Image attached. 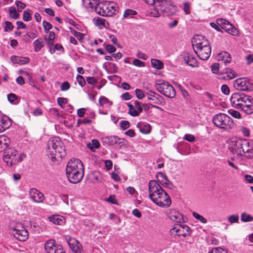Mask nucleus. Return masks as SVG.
Wrapping results in <instances>:
<instances>
[{
	"mask_svg": "<svg viewBox=\"0 0 253 253\" xmlns=\"http://www.w3.org/2000/svg\"><path fill=\"white\" fill-rule=\"evenodd\" d=\"M149 196L157 205L161 207H169L171 200L166 192L155 180H151L148 184Z\"/></svg>",
	"mask_w": 253,
	"mask_h": 253,
	"instance_id": "nucleus-1",
	"label": "nucleus"
},
{
	"mask_svg": "<svg viewBox=\"0 0 253 253\" xmlns=\"http://www.w3.org/2000/svg\"><path fill=\"white\" fill-rule=\"evenodd\" d=\"M66 171L68 180L71 183L76 184L80 182L84 175L83 163L78 159L70 160L67 164Z\"/></svg>",
	"mask_w": 253,
	"mask_h": 253,
	"instance_id": "nucleus-2",
	"label": "nucleus"
},
{
	"mask_svg": "<svg viewBox=\"0 0 253 253\" xmlns=\"http://www.w3.org/2000/svg\"><path fill=\"white\" fill-rule=\"evenodd\" d=\"M195 52L200 59H208L211 55V49L209 41L202 35H196L192 41Z\"/></svg>",
	"mask_w": 253,
	"mask_h": 253,
	"instance_id": "nucleus-3",
	"label": "nucleus"
},
{
	"mask_svg": "<svg viewBox=\"0 0 253 253\" xmlns=\"http://www.w3.org/2000/svg\"><path fill=\"white\" fill-rule=\"evenodd\" d=\"M177 11L176 6L169 0H158L156 5L151 11V16L158 17L161 15L169 16L174 15Z\"/></svg>",
	"mask_w": 253,
	"mask_h": 253,
	"instance_id": "nucleus-4",
	"label": "nucleus"
},
{
	"mask_svg": "<svg viewBox=\"0 0 253 253\" xmlns=\"http://www.w3.org/2000/svg\"><path fill=\"white\" fill-rule=\"evenodd\" d=\"M46 153L53 161L57 158H62L66 155L65 146L58 137L50 139L47 142Z\"/></svg>",
	"mask_w": 253,
	"mask_h": 253,
	"instance_id": "nucleus-5",
	"label": "nucleus"
},
{
	"mask_svg": "<svg viewBox=\"0 0 253 253\" xmlns=\"http://www.w3.org/2000/svg\"><path fill=\"white\" fill-rule=\"evenodd\" d=\"M95 11L102 16H112L118 11V7L113 1H104L98 5Z\"/></svg>",
	"mask_w": 253,
	"mask_h": 253,
	"instance_id": "nucleus-6",
	"label": "nucleus"
},
{
	"mask_svg": "<svg viewBox=\"0 0 253 253\" xmlns=\"http://www.w3.org/2000/svg\"><path fill=\"white\" fill-rule=\"evenodd\" d=\"M212 122L217 127L225 130L230 129L234 126L232 119L223 113L215 115L213 118Z\"/></svg>",
	"mask_w": 253,
	"mask_h": 253,
	"instance_id": "nucleus-7",
	"label": "nucleus"
},
{
	"mask_svg": "<svg viewBox=\"0 0 253 253\" xmlns=\"http://www.w3.org/2000/svg\"><path fill=\"white\" fill-rule=\"evenodd\" d=\"M155 87L157 91L166 97L173 98L176 92L173 87L168 82L163 80L156 81Z\"/></svg>",
	"mask_w": 253,
	"mask_h": 253,
	"instance_id": "nucleus-8",
	"label": "nucleus"
},
{
	"mask_svg": "<svg viewBox=\"0 0 253 253\" xmlns=\"http://www.w3.org/2000/svg\"><path fill=\"white\" fill-rule=\"evenodd\" d=\"M25 157L24 155H19L16 150L9 149L5 153L3 159L7 166H12L22 161Z\"/></svg>",
	"mask_w": 253,
	"mask_h": 253,
	"instance_id": "nucleus-9",
	"label": "nucleus"
},
{
	"mask_svg": "<svg viewBox=\"0 0 253 253\" xmlns=\"http://www.w3.org/2000/svg\"><path fill=\"white\" fill-rule=\"evenodd\" d=\"M12 234L14 237L20 241H25L28 238V232L23 225L20 223H16L12 228Z\"/></svg>",
	"mask_w": 253,
	"mask_h": 253,
	"instance_id": "nucleus-10",
	"label": "nucleus"
},
{
	"mask_svg": "<svg viewBox=\"0 0 253 253\" xmlns=\"http://www.w3.org/2000/svg\"><path fill=\"white\" fill-rule=\"evenodd\" d=\"M242 139L232 138L229 141V151L238 157H243V154L242 153Z\"/></svg>",
	"mask_w": 253,
	"mask_h": 253,
	"instance_id": "nucleus-11",
	"label": "nucleus"
},
{
	"mask_svg": "<svg viewBox=\"0 0 253 253\" xmlns=\"http://www.w3.org/2000/svg\"><path fill=\"white\" fill-rule=\"evenodd\" d=\"M44 248L47 253H66L62 246L56 244L53 239L47 241L44 244Z\"/></svg>",
	"mask_w": 253,
	"mask_h": 253,
	"instance_id": "nucleus-12",
	"label": "nucleus"
},
{
	"mask_svg": "<svg viewBox=\"0 0 253 253\" xmlns=\"http://www.w3.org/2000/svg\"><path fill=\"white\" fill-rule=\"evenodd\" d=\"M170 232L172 235L186 237L190 234L191 230L189 227L185 224H178L172 228Z\"/></svg>",
	"mask_w": 253,
	"mask_h": 253,
	"instance_id": "nucleus-13",
	"label": "nucleus"
},
{
	"mask_svg": "<svg viewBox=\"0 0 253 253\" xmlns=\"http://www.w3.org/2000/svg\"><path fill=\"white\" fill-rule=\"evenodd\" d=\"M234 88L238 90L247 91L251 88V84L249 80L246 78H238L234 81Z\"/></svg>",
	"mask_w": 253,
	"mask_h": 253,
	"instance_id": "nucleus-14",
	"label": "nucleus"
},
{
	"mask_svg": "<svg viewBox=\"0 0 253 253\" xmlns=\"http://www.w3.org/2000/svg\"><path fill=\"white\" fill-rule=\"evenodd\" d=\"M134 106L130 103H127L129 108L128 113L133 117H136L142 112L143 108L147 106L146 104H142L140 102L135 100L134 102Z\"/></svg>",
	"mask_w": 253,
	"mask_h": 253,
	"instance_id": "nucleus-15",
	"label": "nucleus"
},
{
	"mask_svg": "<svg viewBox=\"0 0 253 253\" xmlns=\"http://www.w3.org/2000/svg\"><path fill=\"white\" fill-rule=\"evenodd\" d=\"M216 22L220 26L221 28L227 33L234 36L237 35V31L236 28L229 21L224 19L218 18L216 19Z\"/></svg>",
	"mask_w": 253,
	"mask_h": 253,
	"instance_id": "nucleus-16",
	"label": "nucleus"
},
{
	"mask_svg": "<svg viewBox=\"0 0 253 253\" xmlns=\"http://www.w3.org/2000/svg\"><path fill=\"white\" fill-rule=\"evenodd\" d=\"M244 99H246V95L243 93H233L230 98L232 106L237 109H240Z\"/></svg>",
	"mask_w": 253,
	"mask_h": 253,
	"instance_id": "nucleus-17",
	"label": "nucleus"
},
{
	"mask_svg": "<svg viewBox=\"0 0 253 253\" xmlns=\"http://www.w3.org/2000/svg\"><path fill=\"white\" fill-rule=\"evenodd\" d=\"M242 153L243 157L245 155L248 158L253 157V144L247 139H242Z\"/></svg>",
	"mask_w": 253,
	"mask_h": 253,
	"instance_id": "nucleus-18",
	"label": "nucleus"
},
{
	"mask_svg": "<svg viewBox=\"0 0 253 253\" xmlns=\"http://www.w3.org/2000/svg\"><path fill=\"white\" fill-rule=\"evenodd\" d=\"M30 198L37 203H42L44 200V195L36 188H32L29 191Z\"/></svg>",
	"mask_w": 253,
	"mask_h": 253,
	"instance_id": "nucleus-19",
	"label": "nucleus"
},
{
	"mask_svg": "<svg viewBox=\"0 0 253 253\" xmlns=\"http://www.w3.org/2000/svg\"><path fill=\"white\" fill-rule=\"evenodd\" d=\"M70 248L75 253H82L81 245L75 239L67 237L66 238Z\"/></svg>",
	"mask_w": 253,
	"mask_h": 253,
	"instance_id": "nucleus-20",
	"label": "nucleus"
},
{
	"mask_svg": "<svg viewBox=\"0 0 253 253\" xmlns=\"http://www.w3.org/2000/svg\"><path fill=\"white\" fill-rule=\"evenodd\" d=\"M181 56L185 62L190 66L196 67L197 66V62L194 56L188 52H183Z\"/></svg>",
	"mask_w": 253,
	"mask_h": 253,
	"instance_id": "nucleus-21",
	"label": "nucleus"
},
{
	"mask_svg": "<svg viewBox=\"0 0 253 253\" xmlns=\"http://www.w3.org/2000/svg\"><path fill=\"white\" fill-rule=\"evenodd\" d=\"M169 218L171 220L176 222L181 223L184 222L182 214L175 210H172L170 211Z\"/></svg>",
	"mask_w": 253,
	"mask_h": 253,
	"instance_id": "nucleus-22",
	"label": "nucleus"
},
{
	"mask_svg": "<svg viewBox=\"0 0 253 253\" xmlns=\"http://www.w3.org/2000/svg\"><path fill=\"white\" fill-rule=\"evenodd\" d=\"M11 61L13 64H19L20 65H24L29 63L30 58L27 57H20L17 56H12Z\"/></svg>",
	"mask_w": 253,
	"mask_h": 253,
	"instance_id": "nucleus-23",
	"label": "nucleus"
},
{
	"mask_svg": "<svg viewBox=\"0 0 253 253\" xmlns=\"http://www.w3.org/2000/svg\"><path fill=\"white\" fill-rule=\"evenodd\" d=\"M10 139L5 135L0 136V152L4 151L9 146Z\"/></svg>",
	"mask_w": 253,
	"mask_h": 253,
	"instance_id": "nucleus-24",
	"label": "nucleus"
},
{
	"mask_svg": "<svg viewBox=\"0 0 253 253\" xmlns=\"http://www.w3.org/2000/svg\"><path fill=\"white\" fill-rule=\"evenodd\" d=\"M83 5L86 8H95L100 4V0H82Z\"/></svg>",
	"mask_w": 253,
	"mask_h": 253,
	"instance_id": "nucleus-25",
	"label": "nucleus"
},
{
	"mask_svg": "<svg viewBox=\"0 0 253 253\" xmlns=\"http://www.w3.org/2000/svg\"><path fill=\"white\" fill-rule=\"evenodd\" d=\"M236 76L234 71L232 70L228 69L226 72L220 74L218 77L219 79L225 80H229L233 79Z\"/></svg>",
	"mask_w": 253,
	"mask_h": 253,
	"instance_id": "nucleus-26",
	"label": "nucleus"
},
{
	"mask_svg": "<svg viewBox=\"0 0 253 253\" xmlns=\"http://www.w3.org/2000/svg\"><path fill=\"white\" fill-rule=\"evenodd\" d=\"M0 124L4 130L8 128L12 124L11 119L7 116L0 117Z\"/></svg>",
	"mask_w": 253,
	"mask_h": 253,
	"instance_id": "nucleus-27",
	"label": "nucleus"
},
{
	"mask_svg": "<svg viewBox=\"0 0 253 253\" xmlns=\"http://www.w3.org/2000/svg\"><path fill=\"white\" fill-rule=\"evenodd\" d=\"M148 99L154 101V103L158 104L162 102L163 97L158 94L150 91L148 93Z\"/></svg>",
	"mask_w": 253,
	"mask_h": 253,
	"instance_id": "nucleus-28",
	"label": "nucleus"
},
{
	"mask_svg": "<svg viewBox=\"0 0 253 253\" xmlns=\"http://www.w3.org/2000/svg\"><path fill=\"white\" fill-rule=\"evenodd\" d=\"M137 127L139 128L140 131L144 134H148L151 131V126L148 124L139 123Z\"/></svg>",
	"mask_w": 253,
	"mask_h": 253,
	"instance_id": "nucleus-29",
	"label": "nucleus"
},
{
	"mask_svg": "<svg viewBox=\"0 0 253 253\" xmlns=\"http://www.w3.org/2000/svg\"><path fill=\"white\" fill-rule=\"evenodd\" d=\"M120 137L116 136H105L103 139V142L104 143H106L109 145L113 146L115 141H119Z\"/></svg>",
	"mask_w": 253,
	"mask_h": 253,
	"instance_id": "nucleus-30",
	"label": "nucleus"
},
{
	"mask_svg": "<svg viewBox=\"0 0 253 253\" xmlns=\"http://www.w3.org/2000/svg\"><path fill=\"white\" fill-rule=\"evenodd\" d=\"M242 111L248 115L252 114L253 113V100L252 98L250 99L249 103L243 107Z\"/></svg>",
	"mask_w": 253,
	"mask_h": 253,
	"instance_id": "nucleus-31",
	"label": "nucleus"
},
{
	"mask_svg": "<svg viewBox=\"0 0 253 253\" xmlns=\"http://www.w3.org/2000/svg\"><path fill=\"white\" fill-rule=\"evenodd\" d=\"M44 43L42 42V38H39L37 39L33 42V46L34 47V51L35 52L39 51L42 48L43 46Z\"/></svg>",
	"mask_w": 253,
	"mask_h": 253,
	"instance_id": "nucleus-32",
	"label": "nucleus"
},
{
	"mask_svg": "<svg viewBox=\"0 0 253 253\" xmlns=\"http://www.w3.org/2000/svg\"><path fill=\"white\" fill-rule=\"evenodd\" d=\"M49 220L57 225H61L63 222V219L62 217H60L57 215H54L49 217Z\"/></svg>",
	"mask_w": 253,
	"mask_h": 253,
	"instance_id": "nucleus-33",
	"label": "nucleus"
},
{
	"mask_svg": "<svg viewBox=\"0 0 253 253\" xmlns=\"http://www.w3.org/2000/svg\"><path fill=\"white\" fill-rule=\"evenodd\" d=\"M151 65L153 68L157 70L162 69L164 67L163 63L161 60L156 59H151Z\"/></svg>",
	"mask_w": 253,
	"mask_h": 253,
	"instance_id": "nucleus-34",
	"label": "nucleus"
},
{
	"mask_svg": "<svg viewBox=\"0 0 253 253\" xmlns=\"http://www.w3.org/2000/svg\"><path fill=\"white\" fill-rule=\"evenodd\" d=\"M219 57L225 63H229L231 60L229 53L225 51L220 53L219 54Z\"/></svg>",
	"mask_w": 253,
	"mask_h": 253,
	"instance_id": "nucleus-35",
	"label": "nucleus"
},
{
	"mask_svg": "<svg viewBox=\"0 0 253 253\" xmlns=\"http://www.w3.org/2000/svg\"><path fill=\"white\" fill-rule=\"evenodd\" d=\"M100 143L96 139H93L91 143H89L87 145V147L92 151H94L95 149H97L100 147Z\"/></svg>",
	"mask_w": 253,
	"mask_h": 253,
	"instance_id": "nucleus-36",
	"label": "nucleus"
},
{
	"mask_svg": "<svg viewBox=\"0 0 253 253\" xmlns=\"http://www.w3.org/2000/svg\"><path fill=\"white\" fill-rule=\"evenodd\" d=\"M9 16L14 19H18L19 16V14L17 12L16 8L13 6L9 8Z\"/></svg>",
	"mask_w": 253,
	"mask_h": 253,
	"instance_id": "nucleus-37",
	"label": "nucleus"
},
{
	"mask_svg": "<svg viewBox=\"0 0 253 253\" xmlns=\"http://www.w3.org/2000/svg\"><path fill=\"white\" fill-rule=\"evenodd\" d=\"M95 24L100 27V28H102L105 26V19L98 17L97 18L94 19Z\"/></svg>",
	"mask_w": 253,
	"mask_h": 253,
	"instance_id": "nucleus-38",
	"label": "nucleus"
},
{
	"mask_svg": "<svg viewBox=\"0 0 253 253\" xmlns=\"http://www.w3.org/2000/svg\"><path fill=\"white\" fill-rule=\"evenodd\" d=\"M241 220L245 222H250L253 220V217L249 214L242 213L241 215Z\"/></svg>",
	"mask_w": 253,
	"mask_h": 253,
	"instance_id": "nucleus-39",
	"label": "nucleus"
},
{
	"mask_svg": "<svg viewBox=\"0 0 253 253\" xmlns=\"http://www.w3.org/2000/svg\"><path fill=\"white\" fill-rule=\"evenodd\" d=\"M109 66V71H108L110 73H116L118 71V67L117 65L111 62H107L106 63Z\"/></svg>",
	"mask_w": 253,
	"mask_h": 253,
	"instance_id": "nucleus-40",
	"label": "nucleus"
},
{
	"mask_svg": "<svg viewBox=\"0 0 253 253\" xmlns=\"http://www.w3.org/2000/svg\"><path fill=\"white\" fill-rule=\"evenodd\" d=\"M137 13L136 11L130 9H126L125 11L124 14V17L125 18H131L132 16L136 15Z\"/></svg>",
	"mask_w": 253,
	"mask_h": 253,
	"instance_id": "nucleus-41",
	"label": "nucleus"
},
{
	"mask_svg": "<svg viewBox=\"0 0 253 253\" xmlns=\"http://www.w3.org/2000/svg\"><path fill=\"white\" fill-rule=\"evenodd\" d=\"M193 216L197 219L199 220L202 223H206L207 222V220L203 216L200 215L196 212L192 213Z\"/></svg>",
	"mask_w": 253,
	"mask_h": 253,
	"instance_id": "nucleus-42",
	"label": "nucleus"
},
{
	"mask_svg": "<svg viewBox=\"0 0 253 253\" xmlns=\"http://www.w3.org/2000/svg\"><path fill=\"white\" fill-rule=\"evenodd\" d=\"M228 113L229 114L236 119H240L241 118V114L237 111L230 109L228 111Z\"/></svg>",
	"mask_w": 253,
	"mask_h": 253,
	"instance_id": "nucleus-43",
	"label": "nucleus"
},
{
	"mask_svg": "<svg viewBox=\"0 0 253 253\" xmlns=\"http://www.w3.org/2000/svg\"><path fill=\"white\" fill-rule=\"evenodd\" d=\"M156 176L160 183H161V182L163 180L165 181L166 179H168L166 174L162 172H157Z\"/></svg>",
	"mask_w": 253,
	"mask_h": 253,
	"instance_id": "nucleus-44",
	"label": "nucleus"
},
{
	"mask_svg": "<svg viewBox=\"0 0 253 253\" xmlns=\"http://www.w3.org/2000/svg\"><path fill=\"white\" fill-rule=\"evenodd\" d=\"M42 26L44 29V32L46 34L48 33L49 31L52 28V25L49 22L46 21H43Z\"/></svg>",
	"mask_w": 253,
	"mask_h": 253,
	"instance_id": "nucleus-45",
	"label": "nucleus"
},
{
	"mask_svg": "<svg viewBox=\"0 0 253 253\" xmlns=\"http://www.w3.org/2000/svg\"><path fill=\"white\" fill-rule=\"evenodd\" d=\"M125 145V141L123 138H120V140L119 141H115L114 145H113L115 147L120 149L123 146Z\"/></svg>",
	"mask_w": 253,
	"mask_h": 253,
	"instance_id": "nucleus-46",
	"label": "nucleus"
},
{
	"mask_svg": "<svg viewBox=\"0 0 253 253\" xmlns=\"http://www.w3.org/2000/svg\"><path fill=\"white\" fill-rule=\"evenodd\" d=\"M76 80L79 84L82 87L84 86L85 85L86 82L85 81L82 75H78L76 77Z\"/></svg>",
	"mask_w": 253,
	"mask_h": 253,
	"instance_id": "nucleus-47",
	"label": "nucleus"
},
{
	"mask_svg": "<svg viewBox=\"0 0 253 253\" xmlns=\"http://www.w3.org/2000/svg\"><path fill=\"white\" fill-rule=\"evenodd\" d=\"M229 221L231 223H238L239 220V217L238 215H232L228 217Z\"/></svg>",
	"mask_w": 253,
	"mask_h": 253,
	"instance_id": "nucleus-48",
	"label": "nucleus"
},
{
	"mask_svg": "<svg viewBox=\"0 0 253 253\" xmlns=\"http://www.w3.org/2000/svg\"><path fill=\"white\" fill-rule=\"evenodd\" d=\"M23 19L25 21H29L32 19L31 13L27 10L23 12Z\"/></svg>",
	"mask_w": 253,
	"mask_h": 253,
	"instance_id": "nucleus-49",
	"label": "nucleus"
},
{
	"mask_svg": "<svg viewBox=\"0 0 253 253\" xmlns=\"http://www.w3.org/2000/svg\"><path fill=\"white\" fill-rule=\"evenodd\" d=\"M7 99L10 103L15 104V101L17 99V96L14 93H10L7 95Z\"/></svg>",
	"mask_w": 253,
	"mask_h": 253,
	"instance_id": "nucleus-50",
	"label": "nucleus"
},
{
	"mask_svg": "<svg viewBox=\"0 0 253 253\" xmlns=\"http://www.w3.org/2000/svg\"><path fill=\"white\" fill-rule=\"evenodd\" d=\"M15 3L17 6L18 10L19 11H22L26 7L25 3L19 0L15 1Z\"/></svg>",
	"mask_w": 253,
	"mask_h": 253,
	"instance_id": "nucleus-51",
	"label": "nucleus"
},
{
	"mask_svg": "<svg viewBox=\"0 0 253 253\" xmlns=\"http://www.w3.org/2000/svg\"><path fill=\"white\" fill-rule=\"evenodd\" d=\"M135 92L136 97L138 99L141 100L144 97V91L142 90L136 89Z\"/></svg>",
	"mask_w": 253,
	"mask_h": 253,
	"instance_id": "nucleus-52",
	"label": "nucleus"
},
{
	"mask_svg": "<svg viewBox=\"0 0 253 253\" xmlns=\"http://www.w3.org/2000/svg\"><path fill=\"white\" fill-rule=\"evenodd\" d=\"M108 102V99L103 96H101L99 99V105L101 106H103L104 105L107 104Z\"/></svg>",
	"mask_w": 253,
	"mask_h": 253,
	"instance_id": "nucleus-53",
	"label": "nucleus"
},
{
	"mask_svg": "<svg viewBox=\"0 0 253 253\" xmlns=\"http://www.w3.org/2000/svg\"><path fill=\"white\" fill-rule=\"evenodd\" d=\"M5 26L4 30L5 32H9L13 30L14 26L12 25L11 22L9 21H6L5 22Z\"/></svg>",
	"mask_w": 253,
	"mask_h": 253,
	"instance_id": "nucleus-54",
	"label": "nucleus"
},
{
	"mask_svg": "<svg viewBox=\"0 0 253 253\" xmlns=\"http://www.w3.org/2000/svg\"><path fill=\"white\" fill-rule=\"evenodd\" d=\"M70 87V84L69 82H65L63 83L61 85L60 89L61 91H66Z\"/></svg>",
	"mask_w": 253,
	"mask_h": 253,
	"instance_id": "nucleus-55",
	"label": "nucleus"
},
{
	"mask_svg": "<svg viewBox=\"0 0 253 253\" xmlns=\"http://www.w3.org/2000/svg\"><path fill=\"white\" fill-rule=\"evenodd\" d=\"M208 253H226L225 250L220 248H215L209 252Z\"/></svg>",
	"mask_w": 253,
	"mask_h": 253,
	"instance_id": "nucleus-56",
	"label": "nucleus"
},
{
	"mask_svg": "<svg viewBox=\"0 0 253 253\" xmlns=\"http://www.w3.org/2000/svg\"><path fill=\"white\" fill-rule=\"evenodd\" d=\"M129 123L127 121H122L120 122L121 127L124 130L128 128L129 127Z\"/></svg>",
	"mask_w": 253,
	"mask_h": 253,
	"instance_id": "nucleus-57",
	"label": "nucleus"
},
{
	"mask_svg": "<svg viewBox=\"0 0 253 253\" xmlns=\"http://www.w3.org/2000/svg\"><path fill=\"white\" fill-rule=\"evenodd\" d=\"M106 201L114 205L118 204L115 195H111Z\"/></svg>",
	"mask_w": 253,
	"mask_h": 253,
	"instance_id": "nucleus-58",
	"label": "nucleus"
},
{
	"mask_svg": "<svg viewBox=\"0 0 253 253\" xmlns=\"http://www.w3.org/2000/svg\"><path fill=\"white\" fill-rule=\"evenodd\" d=\"M163 186L168 187L169 189H171L172 187V184L168 180V179L164 181L163 180L161 183Z\"/></svg>",
	"mask_w": 253,
	"mask_h": 253,
	"instance_id": "nucleus-59",
	"label": "nucleus"
},
{
	"mask_svg": "<svg viewBox=\"0 0 253 253\" xmlns=\"http://www.w3.org/2000/svg\"><path fill=\"white\" fill-rule=\"evenodd\" d=\"M240 131L243 133L244 136L248 137L250 135V130L249 128L245 127V126H241L240 128Z\"/></svg>",
	"mask_w": 253,
	"mask_h": 253,
	"instance_id": "nucleus-60",
	"label": "nucleus"
},
{
	"mask_svg": "<svg viewBox=\"0 0 253 253\" xmlns=\"http://www.w3.org/2000/svg\"><path fill=\"white\" fill-rule=\"evenodd\" d=\"M67 102V99L65 98L59 97L57 98V103L62 108H64V105Z\"/></svg>",
	"mask_w": 253,
	"mask_h": 253,
	"instance_id": "nucleus-61",
	"label": "nucleus"
},
{
	"mask_svg": "<svg viewBox=\"0 0 253 253\" xmlns=\"http://www.w3.org/2000/svg\"><path fill=\"white\" fill-rule=\"evenodd\" d=\"M219 64L215 63L213 64L211 66V71L214 74H217L219 71Z\"/></svg>",
	"mask_w": 253,
	"mask_h": 253,
	"instance_id": "nucleus-62",
	"label": "nucleus"
},
{
	"mask_svg": "<svg viewBox=\"0 0 253 253\" xmlns=\"http://www.w3.org/2000/svg\"><path fill=\"white\" fill-rule=\"evenodd\" d=\"M190 3L189 2H185L183 4V10L185 14H188L190 13Z\"/></svg>",
	"mask_w": 253,
	"mask_h": 253,
	"instance_id": "nucleus-63",
	"label": "nucleus"
},
{
	"mask_svg": "<svg viewBox=\"0 0 253 253\" xmlns=\"http://www.w3.org/2000/svg\"><path fill=\"white\" fill-rule=\"evenodd\" d=\"M244 178L246 181L250 184L253 183V176L250 174H246L244 175Z\"/></svg>",
	"mask_w": 253,
	"mask_h": 253,
	"instance_id": "nucleus-64",
	"label": "nucleus"
}]
</instances>
